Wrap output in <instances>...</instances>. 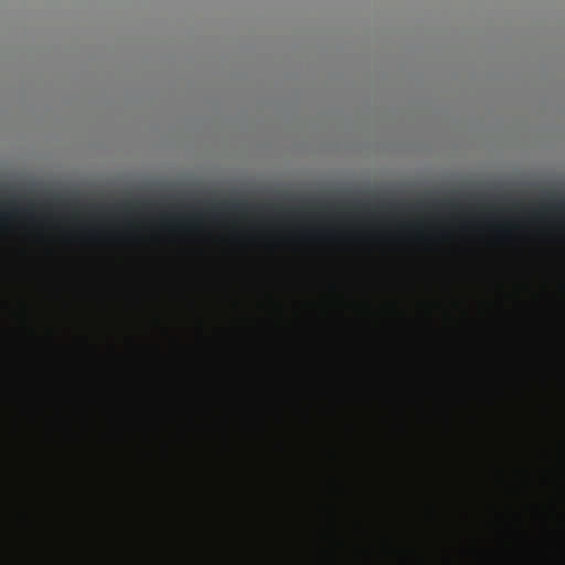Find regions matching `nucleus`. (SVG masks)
<instances>
[{
  "label": "nucleus",
  "mask_w": 565,
  "mask_h": 565,
  "mask_svg": "<svg viewBox=\"0 0 565 565\" xmlns=\"http://www.w3.org/2000/svg\"><path fill=\"white\" fill-rule=\"evenodd\" d=\"M2 216V213H0V217Z\"/></svg>",
  "instance_id": "1"
}]
</instances>
